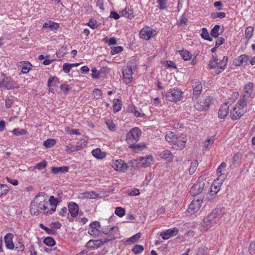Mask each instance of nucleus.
I'll use <instances>...</instances> for the list:
<instances>
[{"label": "nucleus", "mask_w": 255, "mask_h": 255, "mask_svg": "<svg viewBox=\"0 0 255 255\" xmlns=\"http://www.w3.org/2000/svg\"><path fill=\"white\" fill-rule=\"evenodd\" d=\"M222 217V210L220 208H215L205 217L201 223L202 230L207 231L209 229L214 226L217 221Z\"/></svg>", "instance_id": "1"}, {"label": "nucleus", "mask_w": 255, "mask_h": 255, "mask_svg": "<svg viewBox=\"0 0 255 255\" xmlns=\"http://www.w3.org/2000/svg\"><path fill=\"white\" fill-rule=\"evenodd\" d=\"M45 195L44 192H40L31 201L30 212L32 215L37 216L39 214V210L44 211V212H46L47 202L44 198Z\"/></svg>", "instance_id": "2"}, {"label": "nucleus", "mask_w": 255, "mask_h": 255, "mask_svg": "<svg viewBox=\"0 0 255 255\" xmlns=\"http://www.w3.org/2000/svg\"><path fill=\"white\" fill-rule=\"evenodd\" d=\"M248 103L244 98H240L236 106L231 110L230 117L233 120L239 119L247 111Z\"/></svg>", "instance_id": "3"}, {"label": "nucleus", "mask_w": 255, "mask_h": 255, "mask_svg": "<svg viewBox=\"0 0 255 255\" xmlns=\"http://www.w3.org/2000/svg\"><path fill=\"white\" fill-rule=\"evenodd\" d=\"M213 98L209 96H205L199 99L194 104V108L198 111H207L210 107Z\"/></svg>", "instance_id": "4"}, {"label": "nucleus", "mask_w": 255, "mask_h": 255, "mask_svg": "<svg viewBox=\"0 0 255 255\" xmlns=\"http://www.w3.org/2000/svg\"><path fill=\"white\" fill-rule=\"evenodd\" d=\"M141 133V130L138 128H131L127 134L126 140L129 144L137 142Z\"/></svg>", "instance_id": "5"}, {"label": "nucleus", "mask_w": 255, "mask_h": 255, "mask_svg": "<svg viewBox=\"0 0 255 255\" xmlns=\"http://www.w3.org/2000/svg\"><path fill=\"white\" fill-rule=\"evenodd\" d=\"M205 187V181L200 177L196 182L191 187L190 193L192 196H195L201 193Z\"/></svg>", "instance_id": "6"}, {"label": "nucleus", "mask_w": 255, "mask_h": 255, "mask_svg": "<svg viewBox=\"0 0 255 255\" xmlns=\"http://www.w3.org/2000/svg\"><path fill=\"white\" fill-rule=\"evenodd\" d=\"M156 34V31L153 28L144 27L140 30L139 36L141 38L147 40L155 36Z\"/></svg>", "instance_id": "7"}, {"label": "nucleus", "mask_w": 255, "mask_h": 255, "mask_svg": "<svg viewBox=\"0 0 255 255\" xmlns=\"http://www.w3.org/2000/svg\"><path fill=\"white\" fill-rule=\"evenodd\" d=\"M191 85L193 91L192 99L196 100L202 92L203 86L201 82L196 79L191 81Z\"/></svg>", "instance_id": "8"}, {"label": "nucleus", "mask_w": 255, "mask_h": 255, "mask_svg": "<svg viewBox=\"0 0 255 255\" xmlns=\"http://www.w3.org/2000/svg\"><path fill=\"white\" fill-rule=\"evenodd\" d=\"M203 200L201 199H194L189 205L187 212L190 214H193L198 212L200 209Z\"/></svg>", "instance_id": "9"}, {"label": "nucleus", "mask_w": 255, "mask_h": 255, "mask_svg": "<svg viewBox=\"0 0 255 255\" xmlns=\"http://www.w3.org/2000/svg\"><path fill=\"white\" fill-rule=\"evenodd\" d=\"M254 87V84L252 82H249L247 83L244 88V94L240 97V98H244L247 103H248L251 99V95L253 93Z\"/></svg>", "instance_id": "10"}, {"label": "nucleus", "mask_w": 255, "mask_h": 255, "mask_svg": "<svg viewBox=\"0 0 255 255\" xmlns=\"http://www.w3.org/2000/svg\"><path fill=\"white\" fill-rule=\"evenodd\" d=\"M2 80L0 81V87H4L6 89H11L17 87L15 86L13 81L9 77H6L3 74H1Z\"/></svg>", "instance_id": "11"}, {"label": "nucleus", "mask_w": 255, "mask_h": 255, "mask_svg": "<svg viewBox=\"0 0 255 255\" xmlns=\"http://www.w3.org/2000/svg\"><path fill=\"white\" fill-rule=\"evenodd\" d=\"M118 231L119 229L117 226H107L103 228L102 229V232L109 238L108 239H105L104 240H109L110 241L115 239L114 234Z\"/></svg>", "instance_id": "12"}, {"label": "nucleus", "mask_w": 255, "mask_h": 255, "mask_svg": "<svg viewBox=\"0 0 255 255\" xmlns=\"http://www.w3.org/2000/svg\"><path fill=\"white\" fill-rule=\"evenodd\" d=\"M227 164L223 162L221 163V164L217 168L216 172L218 177L217 178L221 179V181H225V180L227 178Z\"/></svg>", "instance_id": "13"}, {"label": "nucleus", "mask_w": 255, "mask_h": 255, "mask_svg": "<svg viewBox=\"0 0 255 255\" xmlns=\"http://www.w3.org/2000/svg\"><path fill=\"white\" fill-rule=\"evenodd\" d=\"M132 69L130 66L127 65L123 69V75L124 82L127 84L130 83L132 80Z\"/></svg>", "instance_id": "14"}, {"label": "nucleus", "mask_w": 255, "mask_h": 255, "mask_svg": "<svg viewBox=\"0 0 255 255\" xmlns=\"http://www.w3.org/2000/svg\"><path fill=\"white\" fill-rule=\"evenodd\" d=\"M109 240H90L86 244V247L88 248L91 249H98L100 247L104 244L107 243Z\"/></svg>", "instance_id": "15"}, {"label": "nucleus", "mask_w": 255, "mask_h": 255, "mask_svg": "<svg viewBox=\"0 0 255 255\" xmlns=\"http://www.w3.org/2000/svg\"><path fill=\"white\" fill-rule=\"evenodd\" d=\"M178 52L184 60H191L192 64H195L196 55H192L189 51L186 50H179Z\"/></svg>", "instance_id": "16"}, {"label": "nucleus", "mask_w": 255, "mask_h": 255, "mask_svg": "<svg viewBox=\"0 0 255 255\" xmlns=\"http://www.w3.org/2000/svg\"><path fill=\"white\" fill-rule=\"evenodd\" d=\"M112 166L117 171H123L127 170L128 169V165L126 162L122 159H118L114 161Z\"/></svg>", "instance_id": "17"}, {"label": "nucleus", "mask_w": 255, "mask_h": 255, "mask_svg": "<svg viewBox=\"0 0 255 255\" xmlns=\"http://www.w3.org/2000/svg\"><path fill=\"white\" fill-rule=\"evenodd\" d=\"M216 178L215 179L210 187V192L213 193V195H216L220 190L221 187L224 181Z\"/></svg>", "instance_id": "18"}, {"label": "nucleus", "mask_w": 255, "mask_h": 255, "mask_svg": "<svg viewBox=\"0 0 255 255\" xmlns=\"http://www.w3.org/2000/svg\"><path fill=\"white\" fill-rule=\"evenodd\" d=\"M229 112V108L228 103H225L222 104L218 111V117L220 119H225L228 115Z\"/></svg>", "instance_id": "19"}, {"label": "nucleus", "mask_w": 255, "mask_h": 255, "mask_svg": "<svg viewBox=\"0 0 255 255\" xmlns=\"http://www.w3.org/2000/svg\"><path fill=\"white\" fill-rule=\"evenodd\" d=\"M215 140V135L208 136L202 143L203 149L205 151H209L211 148Z\"/></svg>", "instance_id": "20"}, {"label": "nucleus", "mask_w": 255, "mask_h": 255, "mask_svg": "<svg viewBox=\"0 0 255 255\" xmlns=\"http://www.w3.org/2000/svg\"><path fill=\"white\" fill-rule=\"evenodd\" d=\"M186 141V134L185 133H182L180 136L176 137V149H183Z\"/></svg>", "instance_id": "21"}, {"label": "nucleus", "mask_w": 255, "mask_h": 255, "mask_svg": "<svg viewBox=\"0 0 255 255\" xmlns=\"http://www.w3.org/2000/svg\"><path fill=\"white\" fill-rule=\"evenodd\" d=\"M226 65H223V66L221 65H209V67L207 69L210 71L212 74H219L224 71Z\"/></svg>", "instance_id": "22"}, {"label": "nucleus", "mask_w": 255, "mask_h": 255, "mask_svg": "<svg viewBox=\"0 0 255 255\" xmlns=\"http://www.w3.org/2000/svg\"><path fill=\"white\" fill-rule=\"evenodd\" d=\"M49 202V204L53 206V207L50 210L44 212L47 215L52 214L56 211V207L58 203L57 199L53 196H50Z\"/></svg>", "instance_id": "23"}, {"label": "nucleus", "mask_w": 255, "mask_h": 255, "mask_svg": "<svg viewBox=\"0 0 255 255\" xmlns=\"http://www.w3.org/2000/svg\"><path fill=\"white\" fill-rule=\"evenodd\" d=\"M68 210L73 218H75L77 216L79 211V207L78 205L74 202H71L68 204Z\"/></svg>", "instance_id": "24"}, {"label": "nucleus", "mask_w": 255, "mask_h": 255, "mask_svg": "<svg viewBox=\"0 0 255 255\" xmlns=\"http://www.w3.org/2000/svg\"><path fill=\"white\" fill-rule=\"evenodd\" d=\"M13 237V235L11 233L7 234L4 237V242L7 249H14V245L12 242Z\"/></svg>", "instance_id": "25"}, {"label": "nucleus", "mask_w": 255, "mask_h": 255, "mask_svg": "<svg viewBox=\"0 0 255 255\" xmlns=\"http://www.w3.org/2000/svg\"><path fill=\"white\" fill-rule=\"evenodd\" d=\"M175 232V228L167 230L160 233L159 235L161 237L162 239L166 240L169 239L170 237L174 235Z\"/></svg>", "instance_id": "26"}, {"label": "nucleus", "mask_w": 255, "mask_h": 255, "mask_svg": "<svg viewBox=\"0 0 255 255\" xmlns=\"http://www.w3.org/2000/svg\"><path fill=\"white\" fill-rule=\"evenodd\" d=\"M153 160V158L152 155H146L145 157H141L140 159V165L143 167H146L148 166Z\"/></svg>", "instance_id": "27"}, {"label": "nucleus", "mask_w": 255, "mask_h": 255, "mask_svg": "<svg viewBox=\"0 0 255 255\" xmlns=\"http://www.w3.org/2000/svg\"><path fill=\"white\" fill-rule=\"evenodd\" d=\"M240 64H254L255 63V57L251 58L246 55H242L239 57Z\"/></svg>", "instance_id": "28"}, {"label": "nucleus", "mask_w": 255, "mask_h": 255, "mask_svg": "<svg viewBox=\"0 0 255 255\" xmlns=\"http://www.w3.org/2000/svg\"><path fill=\"white\" fill-rule=\"evenodd\" d=\"M92 154L93 156L98 159H103L105 158L107 155L106 152H102L99 148L93 149L92 151Z\"/></svg>", "instance_id": "29"}, {"label": "nucleus", "mask_w": 255, "mask_h": 255, "mask_svg": "<svg viewBox=\"0 0 255 255\" xmlns=\"http://www.w3.org/2000/svg\"><path fill=\"white\" fill-rule=\"evenodd\" d=\"M146 147V145L144 143L135 144V143H130L129 145V148L132 149L133 151L135 152H137L139 151L142 150Z\"/></svg>", "instance_id": "30"}, {"label": "nucleus", "mask_w": 255, "mask_h": 255, "mask_svg": "<svg viewBox=\"0 0 255 255\" xmlns=\"http://www.w3.org/2000/svg\"><path fill=\"white\" fill-rule=\"evenodd\" d=\"M223 31L220 30V26L219 25H215L212 29L210 32V35L214 38H218V36L222 34Z\"/></svg>", "instance_id": "31"}, {"label": "nucleus", "mask_w": 255, "mask_h": 255, "mask_svg": "<svg viewBox=\"0 0 255 255\" xmlns=\"http://www.w3.org/2000/svg\"><path fill=\"white\" fill-rule=\"evenodd\" d=\"M160 156L164 159L167 160L168 161L172 160L174 157V155L169 150H164L160 153Z\"/></svg>", "instance_id": "32"}, {"label": "nucleus", "mask_w": 255, "mask_h": 255, "mask_svg": "<svg viewBox=\"0 0 255 255\" xmlns=\"http://www.w3.org/2000/svg\"><path fill=\"white\" fill-rule=\"evenodd\" d=\"M68 166H62V167H52L51 171L54 174H57L59 172L65 173L68 171Z\"/></svg>", "instance_id": "33"}, {"label": "nucleus", "mask_w": 255, "mask_h": 255, "mask_svg": "<svg viewBox=\"0 0 255 255\" xmlns=\"http://www.w3.org/2000/svg\"><path fill=\"white\" fill-rule=\"evenodd\" d=\"M122 102L120 100L115 99L113 100V111L117 113L122 109Z\"/></svg>", "instance_id": "34"}, {"label": "nucleus", "mask_w": 255, "mask_h": 255, "mask_svg": "<svg viewBox=\"0 0 255 255\" xmlns=\"http://www.w3.org/2000/svg\"><path fill=\"white\" fill-rule=\"evenodd\" d=\"M59 83V80L57 77H51L48 79L47 86L48 87H55Z\"/></svg>", "instance_id": "35"}, {"label": "nucleus", "mask_w": 255, "mask_h": 255, "mask_svg": "<svg viewBox=\"0 0 255 255\" xmlns=\"http://www.w3.org/2000/svg\"><path fill=\"white\" fill-rule=\"evenodd\" d=\"M198 165V162L196 160H194L191 161L190 166L189 169V173L190 175H193L196 171Z\"/></svg>", "instance_id": "36"}, {"label": "nucleus", "mask_w": 255, "mask_h": 255, "mask_svg": "<svg viewBox=\"0 0 255 255\" xmlns=\"http://www.w3.org/2000/svg\"><path fill=\"white\" fill-rule=\"evenodd\" d=\"M43 27L45 28H48L51 30H56L59 27V24L53 21H49L48 22L44 23Z\"/></svg>", "instance_id": "37"}, {"label": "nucleus", "mask_w": 255, "mask_h": 255, "mask_svg": "<svg viewBox=\"0 0 255 255\" xmlns=\"http://www.w3.org/2000/svg\"><path fill=\"white\" fill-rule=\"evenodd\" d=\"M201 36L204 40H207L209 41H212L213 40L212 38L210 36L207 29L205 27H203L202 28Z\"/></svg>", "instance_id": "38"}, {"label": "nucleus", "mask_w": 255, "mask_h": 255, "mask_svg": "<svg viewBox=\"0 0 255 255\" xmlns=\"http://www.w3.org/2000/svg\"><path fill=\"white\" fill-rule=\"evenodd\" d=\"M83 198L87 199H95L99 197L98 194L94 191L85 192L83 194Z\"/></svg>", "instance_id": "39"}, {"label": "nucleus", "mask_w": 255, "mask_h": 255, "mask_svg": "<svg viewBox=\"0 0 255 255\" xmlns=\"http://www.w3.org/2000/svg\"><path fill=\"white\" fill-rule=\"evenodd\" d=\"M122 14L123 16L129 18H131L133 17V10L128 7H126L124 10H123Z\"/></svg>", "instance_id": "40"}, {"label": "nucleus", "mask_w": 255, "mask_h": 255, "mask_svg": "<svg viewBox=\"0 0 255 255\" xmlns=\"http://www.w3.org/2000/svg\"><path fill=\"white\" fill-rule=\"evenodd\" d=\"M254 32V28L252 26H248L245 30V38L247 41L252 37Z\"/></svg>", "instance_id": "41"}, {"label": "nucleus", "mask_w": 255, "mask_h": 255, "mask_svg": "<svg viewBox=\"0 0 255 255\" xmlns=\"http://www.w3.org/2000/svg\"><path fill=\"white\" fill-rule=\"evenodd\" d=\"M175 138V134L174 132L168 131L166 132L165 139L168 142H173Z\"/></svg>", "instance_id": "42"}, {"label": "nucleus", "mask_w": 255, "mask_h": 255, "mask_svg": "<svg viewBox=\"0 0 255 255\" xmlns=\"http://www.w3.org/2000/svg\"><path fill=\"white\" fill-rule=\"evenodd\" d=\"M129 111L131 113H133L134 116L137 118L142 117L144 116V114L140 113L137 108L134 105H132L129 108Z\"/></svg>", "instance_id": "43"}, {"label": "nucleus", "mask_w": 255, "mask_h": 255, "mask_svg": "<svg viewBox=\"0 0 255 255\" xmlns=\"http://www.w3.org/2000/svg\"><path fill=\"white\" fill-rule=\"evenodd\" d=\"M43 242L46 245H47L49 247H53L56 244V242H55L54 239L51 237H46L44 240Z\"/></svg>", "instance_id": "44"}, {"label": "nucleus", "mask_w": 255, "mask_h": 255, "mask_svg": "<svg viewBox=\"0 0 255 255\" xmlns=\"http://www.w3.org/2000/svg\"><path fill=\"white\" fill-rule=\"evenodd\" d=\"M56 143L55 139L48 138L45 140L43 142V145L47 148H49L54 145Z\"/></svg>", "instance_id": "45"}, {"label": "nucleus", "mask_w": 255, "mask_h": 255, "mask_svg": "<svg viewBox=\"0 0 255 255\" xmlns=\"http://www.w3.org/2000/svg\"><path fill=\"white\" fill-rule=\"evenodd\" d=\"M167 100L174 102L175 100V90L173 89L171 92H167L166 95Z\"/></svg>", "instance_id": "46"}, {"label": "nucleus", "mask_w": 255, "mask_h": 255, "mask_svg": "<svg viewBox=\"0 0 255 255\" xmlns=\"http://www.w3.org/2000/svg\"><path fill=\"white\" fill-rule=\"evenodd\" d=\"M143 247L141 245H136L132 249V252L135 254H140L143 251Z\"/></svg>", "instance_id": "47"}, {"label": "nucleus", "mask_w": 255, "mask_h": 255, "mask_svg": "<svg viewBox=\"0 0 255 255\" xmlns=\"http://www.w3.org/2000/svg\"><path fill=\"white\" fill-rule=\"evenodd\" d=\"M12 133L15 135H22L26 134L27 133V131L25 129H19V128H14L12 131Z\"/></svg>", "instance_id": "48"}, {"label": "nucleus", "mask_w": 255, "mask_h": 255, "mask_svg": "<svg viewBox=\"0 0 255 255\" xmlns=\"http://www.w3.org/2000/svg\"><path fill=\"white\" fill-rule=\"evenodd\" d=\"M115 213L119 217H122L125 214V210L123 208L118 207L116 208Z\"/></svg>", "instance_id": "49"}, {"label": "nucleus", "mask_w": 255, "mask_h": 255, "mask_svg": "<svg viewBox=\"0 0 255 255\" xmlns=\"http://www.w3.org/2000/svg\"><path fill=\"white\" fill-rule=\"evenodd\" d=\"M239 93L238 92H233L229 98V103H234L239 97Z\"/></svg>", "instance_id": "50"}, {"label": "nucleus", "mask_w": 255, "mask_h": 255, "mask_svg": "<svg viewBox=\"0 0 255 255\" xmlns=\"http://www.w3.org/2000/svg\"><path fill=\"white\" fill-rule=\"evenodd\" d=\"M60 89L64 94H67L69 91L71 90V87L70 85L64 84L60 85Z\"/></svg>", "instance_id": "51"}, {"label": "nucleus", "mask_w": 255, "mask_h": 255, "mask_svg": "<svg viewBox=\"0 0 255 255\" xmlns=\"http://www.w3.org/2000/svg\"><path fill=\"white\" fill-rule=\"evenodd\" d=\"M187 18L186 16L184 14L182 15L181 17L179 19L178 22V25L180 26H184L186 25L187 23Z\"/></svg>", "instance_id": "52"}, {"label": "nucleus", "mask_w": 255, "mask_h": 255, "mask_svg": "<svg viewBox=\"0 0 255 255\" xmlns=\"http://www.w3.org/2000/svg\"><path fill=\"white\" fill-rule=\"evenodd\" d=\"M106 125L108 126V128L111 131H115L116 129V125L114 124V123L111 120H108L106 122Z\"/></svg>", "instance_id": "53"}, {"label": "nucleus", "mask_w": 255, "mask_h": 255, "mask_svg": "<svg viewBox=\"0 0 255 255\" xmlns=\"http://www.w3.org/2000/svg\"><path fill=\"white\" fill-rule=\"evenodd\" d=\"M92 73H91V76L94 79H98L100 77V73L101 72L99 71H98L96 68H93L91 70Z\"/></svg>", "instance_id": "54"}, {"label": "nucleus", "mask_w": 255, "mask_h": 255, "mask_svg": "<svg viewBox=\"0 0 255 255\" xmlns=\"http://www.w3.org/2000/svg\"><path fill=\"white\" fill-rule=\"evenodd\" d=\"M226 16V13L224 12H214L211 14V17L213 18H223Z\"/></svg>", "instance_id": "55"}, {"label": "nucleus", "mask_w": 255, "mask_h": 255, "mask_svg": "<svg viewBox=\"0 0 255 255\" xmlns=\"http://www.w3.org/2000/svg\"><path fill=\"white\" fill-rule=\"evenodd\" d=\"M47 165V163L45 160H43L39 163H37L34 166V169H37L38 170H41L44 169Z\"/></svg>", "instance_id": "56"}, {"label": "nucleus", "mask_w": 255, "mask_h": 255, "mask_svg": "<svg viewBox=\"0 0 255 255\" xmlns=\"http://www.w3.org/2000/svg\"><path fill=\"white\" fill-rule=\"evenodd\" d=\"M87 145V143L85 141V140L81 139L78 142H77L76 145L77 148L78 150H80L83 149L84 147H85Z\"/></svg>", "instance_id": "57"}, {"label": "nucleus", "mask_w": 255, "mask_h": 255, "mask_svg": "<svg viewBox=\"0 0 255 255\" xmlns=\"http://www.w3.org/2000/svg\"><path fill=\"white\" fill-rule=\"evenodd\" d=\"M123 48L121 46L114 47L111 51V54L114 55L119 53L123 51Z\"/></svg>", "instance_id": "58"}, {"label": "nucleus", "mask_w": 255, "mask_h": 255, "mask_svg": "<svg viewBox=\"0 0 255 255\" xmlns=\"http://www.w3.org/2000/svg\"><path fill=\"white\" fill-rule=\"evenodd\" d=\"M157 2L159 5V9H164L166 6V0H157Z\"/></svg>", "instance_id": "59"}, {"label": "nucleus", "mask_w": 255, "mask_h": 255, "mask_svg": "<svg viewBox=\"0 0 255 255\" xmlns=\"http://www.w3.org/2000/svg\"><path fill=\"white\" fill-rule=\"evenodd\" d=\"M87 25L92 29H95L98 27L97 21L95 20L90 19Z\"/></svg>", "instance_id": "60"}, {"label": "nucleus", "mask_w": 255, "mask_h": 255, "mask_svg": "<svg viewBox=\"0 0 255 255\" xmlns=\"http://www.w3.org/2000/svg\"><path fill=\"white\" fill-rule=\"evenodd\" d=\"M140 237V234L139 233L136 234L131 237L129 238L128 241L133 243H135Z\"/></svg>", "instance_id": "61"}, {"label": "nucleus", "mask_w": 255, "mask_h": 255, "mask_svg": "<svg viewBox=\"0 0 255 255\" xmlns=\"http://www.w3.org/2000/svg\"><path fill=\"white\" fill-rule=\"evenodd\" d=\"M65 150L67 152H73L75 151H78L76 145H67Z\"/></svg>", "instance_id": "62"}, {"label": "nucleus", "mask_w": 255, "mask_h": 255, "mask_svg": "<svg viewBox=\"0 0 255 255\" xmlns=\"http://www.w3.org/2000/svg\"><path fill=\"white\" fill-rule=\"evenodd\" d=\"M88 233L91 236H97L99 235V230L98 229L91 228L89 230Z\"/></svg>", "instance_id": "63"}, {"label": "nucleus", "mask_w": 255, "mask_h": 255, "mask_svg": "<svg viewBox=\"0 0 255 255\" xmlns=\"http://www.w3.org/2000/svg\"><path fill=\"white\" fill-rule=\"evenodd\" d=\"M249 250L251 254H255V242H251L250 243Z\"/></svg>", "instance_id": "64"}]
</instances>
